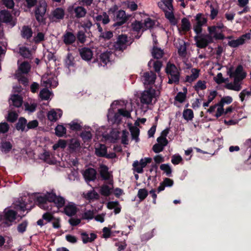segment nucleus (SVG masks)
<instances>
[{"instance_id":"35","label":"nucleus","mask_w":251,"mask_h":251,"mask_svg":"<svg viewBox=\"0 0 251 251\" xmlns=\"http://www.w3.org/2000/svg\"><path fill=\"white\" fill-rule=\"evenodd\" d=\"M112 189L107 185L103 184L100 188V193L102 196L108 197L112 194Z\"/></svg>"},{"instance_id":"49","label":"nucleus","mask_w":251,"mask_h":251,"mask_svg":"<svg viewBox=\"0 0 251 251\" xmlns=\"http://www.w3.org/2000/svg\"><path fill=\"white\" fill-rule=\"evenodd\" d=\"M67 125L69 126L70 129L73 131H80L82 128V126L75 121H73Z\"/></svg>"},{"instance_id":"26","label":"nucleus","mask_w":251,"mask_h":251,"mask_svg":"<svg viewBox=\"0 0 251 251\" xmlns=\"http://www.w3.org/2000/svg\"><path fill=\"white\" fill-rule=\"evenodd\" d=\"M27 124V120L24 117H20L18 122L15 125V128L17 130H21L23 132L25 131V126Z\"/></svg>"},{"instance_id":"8","label":"nucleus","mask_w":251,"mask_h":251,"mask_svg":"<svg viewBox=\"0 0 251 251\" xmlns=\"http://www.w3.org/2000/svg\"><path fill=\"white\" fill-rule=\"evenodd\" d=\"M195 20L196 21V24L193 26V29L195 32L199 35L201 33L202 27L206 24L207 19L202 13H199L196 15Z\"/></svg>"},{"instance_id":"7","label":"nucleus","mask_w":251,"mask_h":251,"mask_svg":"<svg viewBox=\"0 0 251 251\" xmlns=\"http://www.w3.org/2000/svg\"><path fill=\"white\" fill-rule=\"evenodd\" d=\"M128 38L126 35H119L116 41L114 43L113 47L116 50L123 51L126 49L128 45Z\"/></svg>"},{"instance_id":"12","label":"nucleus","mask_w":251,"mask_h":251,"mask_svg":"<svg viewBox=\"0 0 251 251\" xmlns=\"http://www.w3.org/2000/svg\"><path fill=\"white\" fill-rule=\"evenodd\" d=\"M227 74L230 78H232L233 76L240 77H241V76L245 75V78L247 76V73L245 71H244L243 67L241 64H239L237 66L234 71H233V66L228 68Z\"/></svg>"},{"instance_id":"50","label":"nucleus","mask_w":251,"mask_h":251,"mask_svg":"<svg viewBox=\"0 0 251 251\" xmlns=\"http://www.w3.org/2000/svg\"><path fill=\"white\" fill-rule=\"evenodd\" d=\"M131 28L133 31L139 32L143 28V24L140 21L135 20L131 25Z\"/></svg>"},{"instance_id":"53","label":"nucleus","mask_w":251,"mask_h":251,"mask_svg":"<svg viewBox=\"0 0 251 251\" xmlns=\"http://www.w3.org/2000/svg\"><path fill=\"white\" fill-rule=\"evenodd\" d=\"M80 137L84 141V142L90 140L92 138V135L90 131H82L80 134Z\"/></svg>"},{"instance_id":"5","label":"nucleus","mask_w":251,"mask_h":251,"mask_svg":"<svg viewBox=\"0 0 251 251\" xmlns=\"http://www.w3.org/2000/svg\"><path fill=\"white\" fill-rule=\"evenodd\" d=\"M130 16L126 15V12L122 9L118 11L114 15L113 20L115 23L113 25V27H119L123 25L129 20Z\"/></svg>"},{"instance_id":"54","label":"nucleus","mask_w":251,"mask_h":251,"mask_svg":"<svg viewBox=\"0 0 251 251\" xmlns=\"http://www.w3.org/2000/svg\"><path fill=\"white\" fill-rule=\"evenodd\" d=\"M160 169L163 171L168 176H171L172 170L168 164H163L160 166Z\"/></svg>"},{"instance_id":"9","label":"nucleus","mask_w":251,"mask_h":251,"mask_svg":"<svg viewBox=\"0 0 251 251\" xmlns=\"http://www.w3.org/2000/svg\"><path fill=\"white\" fill-rule=\"evenodd\" d=\"M47 7V4L45 1H40L36 6L34 13L36 19L38 22H43L45 20Z\"/></svg>"},{"instance_id":"37","label":"nucleus","mask_w":251,"mask_h":251,"mask_svg":"<svg viewBox=\"0 0 251 251\" xmlns=\"http://www.w3.org/2000/svg\"><path fill=\"white\" fill-rule=\"evenodd\" d=\"M55 135L59 137H63L66 134V128L62 125H58L55 128Z\"/></svg>"},{"instance_id":"22","label":"nucleus","mask_w":251,"mask_h":251,"mask_svg":"<svg viewBox=\"0 0 251 251\" xmlns=\"http://www.w3.org/2000/svg\"><path fill=\"white\" fill-rule=\"evenodd\" d=\"M100 174L102 180H108L110 179L111 175L108 172V167L105 165L100 166Z\"/></svg>"},{"instance_id":"52","label":"nucleus","mask_w":251,"mask_h":251,"mask_svg":"<svg viewBox=\"0 0 251 251\" xmlns=\"http://www.w3.org/2000/svg\"><path fill=\"white\" fill-rule=\"evenodd\" d=\"M65 202V199L62 197L56 196L55 201L53 203V205H56L58 208L62 207L64 206Z\"/></svg>"},{"instance_id":"44","label":"nucleus","mask_w":251,"mask_h":251,"mask_svg":"<svg viewBox=\"0 0 251 251\" xmlns=\"http://www.w3.org/2000/svg\"><path fill=\"white\" fill-rule=\"evenodd\" d=\"M50 95V91L46 88L42 89L39 93V97L42 100H48Z\"/></svg>"},{"instance_id":"28","label":"nucleus","mask_w":251,"mask_h":251,"mask_svg":"<svg viewBox=\"0 0 251 251\" xmlns=\"http://www.w3.org/2000/svg\"><path fill=\"white\" fill-rule=\"evenodd\" d=\"M191 28V25L189 20L186 18H183L181 20V28L178 27V30L180 31V29L187 32L189 31Z\"/></svg>"},{"instance_id":"64","label":"nucleus","mask_w":251,"mask_h":251,"mask_svg":"<svg viewBox=\"0 0 251 251\" xmlns=\"http://www.w3.org/2000/svg\"><path fill=\"white\" fill-rule=\"evenodd\" d=\"M34 41L36 44H38L45 40V34L43 32H38L34 38Z\"/></svg>"},{"instance_id":"27","label":"nucleus","mask_w":251,"mask_h":251,"mask_svg":"<svg viewBox=\"0 0 251 251\" xmlns=\"http://www.w3.org/2000/svg\"><path fill=\"white\" fill-rule=\"evenodd\" d=\"M17 202V206L18 209L24 212L25 210L29 211L32 208V206H30L29 208L28 207L27 202L25 201V199L24 200L23 198L19 199Z\"/></svg>"},{"instance_id":"55","label":"nucleus","mask_w":251,"mask_h":251,"mask_svg":"<svg viewBox=\"0 0 251 251\" xmlns=\"http://www.w3.org/2000/svg\"><path fill=\"white\" fill-rule=\"evenodd\" d=\"M65 64L68 68H69L74 65V58L72 53H68L67 57L65 59Z\"/></svg>"},{"instance_id":"45","label":"nucleus","mask_w":251,"mask_h":251,"mask_svg":"<svg viewBox=\"0 0 251 251\" xmlns=\"http://www.w3.org/2000/svg\"><path fill=\"white\" fill-rule=\"evenodd\" d=\"M0 147L2 151L6 153L9 152L12 149V145L10 142L8 141H4L1 142Z\"/></svg>"},{"instance_id":"11","label":"nucleus","mask_w":251,"mask_h":251,"mask_svg":"<svg viewBox=\"0 0 251 251\" xmlns=\"http://www.w3.org/2000/svg\"><path fill=\"white\" fill-rule=\"evenodd\" d=\"M0 20L2 23L9 24L11 27L16 24V21L13 20V17L10 13L6 10L0 11Z\"/></svg>"},{"instance_id":"30","label":"nucleus","mask_w":251,"mask_h":251,"mask_svg":"<svg viewBox=\"0 0 251 251\" xmlns=\"http://www.w3.org/2000/svg\"><path fill=\"white\" fill-rule=\"evenodd\" d=\"M93 25V24L92 22L90 20H88L86 21L83 22L81 24V26L84 29V31L88 35L89 37L93 36L92 32L90 30Z\"/></svg>"},{"instance_id":"31","label":"nucleus","mask_w":251,"mask_h":251,"mask_svg":"<svg viewBox=\"0 0 251 251\" xmlns=\"http://www.w3.org/2000/svg\"><path fill=\"white\" fill-rule=\"evenodd\" d=\"M200 70L197 69H192V74L190 75H187L185 77V81L191 83L196 80L199 76Z\"/></svg>"},{"instance_id":"3","label":"nucleus","mask_w":251,"mask_h":251,"mask_svg":"<svg viewBox=\"0 0 251 251\" xmlns=\"http://www.w3.org/2000/svg\"><path fill=\"white\" fill-rule=\"evenodd\" d=\"M165 72L168 75L169 80L168 83L169 84H179L180 72L174 64L168 62L165 68Z\"/></svg>"},{"instance_id":"42","label":"nucleus","mask_w":251,"mask_h":251,"mask_svg":"<svg viewBox=\"0 0 251 251\" xmlns=\"http://www.w3.org/2000/svg\"><path fill=\"white\" fill-rule=\"evenodd\" d=\"M183 117L187 121H191L194 118V113L191 109H185L183 112Z\"/></svg>"},{"instance_id":"17","label":"nucleus","mask_w":251,"mask_h":251,"mask_svg":"<svg viewBox=\"0 0 251 251\" xmlns=\"http://www.w3.org/2000/svg\"><path fill=\"white\" fill-rule=\"evenodd\" d=\"M96 170L92 168H89L85 171L83 176L86 181H91L96 179Z\"/></svg>"},{"instance_id":"2","label":"nucleus","mask_w":251,"mask_h":251,"mask_svg":"<svg viewBox=\"0 0 251 251\" xmlns=\"http://www.w3.org/2000/svg\"><path fill=\"white\" fill-rule=\"evenodd\" d=\"M107 116L109 122L112 124H119L121 122L122 117L130 118L131 114L129 111L125 109H119L116 113L114 112L113 109H109Z\"/></svg>"},{"instance_id":"21","label":"nucleus","mask_w":251,"mask_h":251,"mask_svg":"<svg viewBox=\"0 0 251 251\" xmlns=\"http://www.w3.org/2000/svg\"><path fill=\"white\" fill-rule=\"evenodd\" d=\"M194 40L196 41V46L199 48L204 49L208 46L204 36L202 34L195 36Z\"/></svg>"},{"instance_id":"46","label":"nucleus","mask_w":251,"mask_h":251,"mask_svg":"<svg viewBox=\"0 0 251 251\" xmlns=\"http://www.w3.org/2000/svg\"><path fill=\"white\" fill-rule=\"evenodd\" d=\"M149 192L145 188L139 189L137 193V197L139 199L140 201H143L148 196Z\"/></svg>"},{"instance_id":"19","label":"nucleus","mask_w":251,"mask_h":251,"mask_svg":"<svg viewBox=\"0 0 251 251\" xmlns=\"http://www.w3.org/2000/svg\"><path fill=\"white\" fill-rule=\"evenodd\" d=\"M81 240L83 244H87L93 242L97 237V234L94 233L90 234V237L89 236L88 233L86 231L80 232Z\"/></svg>"},{"instance_id":"58","label":"nucleus","mask_w":251,"mask_h":251,"mask_svg":"<svg viewBox=\"0 0 251 251\" xmlns=\"http://www.w3.org/2000/svg\"><path fill=\"white\" fill-rule=\"evenodd\" d=\"M28 225V222L26 220L23 221L19 224L17 226V230L19 233H23L26 230Z\"/></svg>"},{"instance_id":"62","label":"nucleus","mask_w":251,"mask_h":251,"mask_svg":"<svg viewBox=\"0 0 251 251\" xmlns=\"http://www.w3.org/2000/svg\"><path fill=\"white\" fill-rule=\"evenodd\" d=\"M10 128L9 125L6 122L0 123V134L7 133Z\"/></svg>"},{"instance_id":"36","label":"nucleus","mask_w":251,"mask_h":251,"mask_svg":"<svg viewBox=\"0 0 251 251\" xmlns=\"http://www.w3.org/2000/svg\"><path fill=\"white\" fill-rule=\"evenodd\" d=\"M152 56L154 58L160 59L164 54L163 50L155 46H153L151 51Z\"/></svg>"},{"instance_id":"25","label":"nucleus","mask_w":251,"mask_h":251,"mask_svg":"<svg viewBox=\"0 0 251 251\" xmlns=\"http://www.w3.org/2000/svg\"><path fill=\"white\" fill-rule=\"evenodd\" d=\"M10 100L12 101V105L16 107H20L23 102V98L18 94L13 95Z\"/></svg>"},{"instance_id":"18","label":"nucleus","mask_w":251,"mask_h":251,"mask_svg":"<svg viewBox=\"0 0 251 251\" xmlns=\"http://www.w3.org/2000/svg\"><path fill=\"white\" fill-rule=\"evenodd\" d=\"M69 148L71 153L78 151L80 150V142L76 139H71L69 143Z\"/></svg>"},{"instance_id":"13","label":"nucleus","mask_w":251,"mask_h":251,"mask_svg":"<svg viewBox=\"0 0 251 251\" xmlns=\"http://www.w3.org/2000/svg\"><path fill=\"white\" fill-rule=\"evenodd\" d=\"M152 159L150 157L141 159L140 161H135L133 163V167L135 168L138 173H142L143 172V168L146 166L148 163L151 162Z\"/></svg>"},{"instance_id":"61","label":"nucleus","mask_w":251,"mask_h":251,"mask_svg":"<svg viewBox=\"0 0 251 251\" xmlns=\"http://www.w3.org/2000/svg\"><path fill=\"white\" fill-rule=\"evenodd\" d=\"M100 61L104 64L106 65L109 60V54L107 52H104L100 55Z\"/></svg>"},{"instance_id":"40","label":"nucleus","mask_w":251,"mask_h":251,"mask_svg":"<svg viewBox=\"0 0 251 251\" xmlns=\"http://www.w3.org/2000/svg\"><path fill=\"white\" fill-rule=\"evenodd\" d=\"M113 36V33L112 31H102V32L100 33V34L99 36V40L103 39L104 41H106L107 40H110Z\"/></svg>"},{"instance_id":"16","label":"nucleus","mask_w":251,"mask_h":251,"mask_svg":"<svg viewBox=\"0 0 251 251\" xmlns=\"http://www.w3.org/2000/svg\"><path fill=\"white\" fill-rule=\"evenodd\" d=\"M64 213L70 217L74 216L77 212V208L73 202H69L64 208Z\"/></svg>"},{"instance_id":"57","label":"nucleus","mask_w":251,"mask_h":251,"mask_svg":"<svg viewBox=\"0 0 251 251\" xmlns=\"http://www.w3.org/2000/svg\"><path fill=\"white\" fill-rule=\"evenodd\" d=\"M129 132L126 129H124L122 131V135L121 137V143L123 145H126L128 144V136Z\"/></svg>"},{"instance_id":"34","label":"nucleus","mask_w":251,"mask_h":251,"mask_svg":"<svg viewBox=\"0 0 251 251\" xmlns=\"http://www.w3.org/2000/svg\"><path fill=\"white\" fill-rule=\"evenodd\" d=\"M30 65L27 61H24L19 67V71L21 74H26L30 71Z\"/></svg>"},{"instance_id":"20","label":"nucleus","mask_w":251,"mask_h":251,"mask_svg":"<svg viewBox=\"0 0 251 251\" xmlns=\"http://www.w3.org/2000/svg\"><path fill=\"white\" fill-rule=\"evenodd\" d=\"M76 40L75 35L71 32L66 31L63 36V40L66 45H70L73 44Z\"/></svg>"},{"instance_id":"56","label":"nucleus","mask_w":251,"mask_h":251,"mask_svg":"<svg viewBox=\"0 0 251 251\" xmlns=\"http://www.w3.org/2000/svg\"><path fill=\"white\" fill-rule=\"evenodd\" d=\"M85 32L82 30H79L77 32L76 38L80 43L83 44L86 42V36L85 34Z\"/></svg>"},{"instance_id":"32","label":"nucleus","mask_w":251,"mask_h":251,"mask_svg":"<svg viewBox=\"0 0 251 251\" xmlns=\"http://www.w3.org/2000/svg\"><path fill=\"white\" fill-rule=\"evenodd\" d=\"M59 113H57L54 110H50L48 114V119L51 122H55L58 118H61L62 115V111L59 110Z\"/></svg>"},{"instance_id":"51","label":"nucleus","mask_w":251,"mask_h":251,"mask_svg":"<svg viewBox=\"0 0 251 251\" xmlns=\"http://www.w3.org/2000/svg\"><path fill=\"white\" fill-rule=\"evenodd\" d=\"M195 90L198 93L200 90H204L206 88V82L204 81L199 80L194 87Z\"/></svg>"},{"instance_id":"39","label":"nucleus","mask_w":251,"mask_h":251,"mask_svg":"<svg viewBox=\"0 0 251 251\" xmlns=\"http://www.w3.org/2000/svg\"><path fill=\"white\" fill-rule=\"evenodd\" d=\"M245 43V40L242 38H238L236 40H232L228 41V45L231 48H237L240 45H242Z\"/></svg>"},{"instance_id":"60","label":"nucleus","mask_w":251,"mask_h":251,"mask_svg":"<svg viewBox=\"0 0 251 251\" xmlns=\"http://www.w3.org/2000/svg\"><path fill=\"white\" fill-rule=\"evenodd\" d=\"M186 98V95L181 92H178L175 98V100L179 103L183 102Z\"/></svg>"},{"instance_id":"4","label":"nucleus","mask_w":251,"mask_h":251,"mask_svg":"<svg viewBox=\"0 0 251 251\" xmlns=\"http://www.w3.org/2000/svg\"><path fill=\"white\" fill-rule=\"evenodd\" d=\"M18 216L17 211L11 209H5L1 213V220L7 226L12 225V223L15 222ZM20 216L18 215V217Z\"/></svg>"},{"instance_id":"48","label":"nucleus","mask_w":251,"mask_h":251,"mask_svg":"<svg viewBox=\"0 0 251 251\" xmlns=\"http://www.w3.org/2000/svg\"><path fill=\"white\" fill-rule=\"evenodd\" d=\"M224 27V25L222 23H217L216 25L208 26V31L210 34H213L217 31V29H221Z\"/></svg>"},{"instance_id":"29","label":"nucleus","mask_w":251,"mask_h":251,"mask_svg":"<svg viewBox=\"0 0 251 251\" xmlns=\"http://www.w3.org/2000/svg\"><path fill=\"white\" fill-rule=\"evenodd\" d=\"M165 18L169 20L171 25H173V26L177 25V20L175 17V15L174 14L173 11H165Z\"/></svg>"},{"instance_id":"38","label":"nucleus","mask_w":251,"mask_h":251,"mask_svg":"<svg viewBox=\"0 0 251 251\" xmlns=\"http://www.w3.org/2000/svg\"><path fill=\"white\" fill-rule=\"evenodd\" d=\"M85 198L89 201H93L94 200H99L100 196L98 193L94 190L88 192L85 195Z\"/></svg>"},{"instance_id":"6","label":"nucleus","mask_w":251,"mask_h":251,"mask_svg":"<svg viewBox=\"0 0 251 251\" xmlns=\"http://www.w3.org/2000/svg\"><path fill=\"white\" fill-rule=\"evenodd\" d=\"M67 11L72 18H76L80 19L85 16L87 13L86 9L81 6L75 7L74 6H70L67 8Z\"/></svg>"},{"instance_id":"1","label":"nucleus","mask_w":251,"mask_h":251,"mask_svg":"<svg viewBox=\"0 0 251 251\" xmlns=\"http://www.w3.org/2000/svg\"><path fill=\"white\" fill-rule=\"evenodd\" d=\"M56 195L55 193H48L46 195L37 198L39 206L46 210H52L53 203L55 201Z\"/></svg>"},{"instance_id":"24","label":"nucleus","mask_w":251,"mask_h":251,"mask_svg":"<svg viewBox=\"0 0 251 251\" xmlns=\"http://www.w3.org/2000/svg\"><path fill=\"white\" fill-rule=\"evenodd\" d=\"M129 129L131 133L132 139L138 142L139 141V129L137 126H132L131 124H130L129 125Z\"/></svg>"},{"instance_id":"33","label":"nucleus","mask_w":251,"mask_h":251,"mask_svg":"<svg viewBox=\"0 0 251 251\" xmlns=\"http://www.w3.org/2000/svg\"><path fill=\"white\" fill-rule=\"evenodd\" d=\"M107 152V147L104 144H100V147L95 150V154L98 157H104Z\"/></svg>"},{"instance_id":"43","label":"nucleus","mask_w":251,"mask_h":251,"mask_svg":"<svg viewBox=\"0 0 251 251\" xmlns=\"http://www.w3.org/2000/svg\"><path fill=\"white\" fill-rule=\"evenodd\" d=\"M67 145V141L64 139H59L56 143L54 144L52 146L53 150H56L59 148L64 149Z\"/></svg>"},{"instance_id":"47","label":"nucleus","mask_w":251,"mask_h":251,"mask_svg":"<svg viewBox=\"0 0 251 251\" xmlns=\"http://www.w3.org/2000/svg\"><path fill=\"white\" fill-rule=\"evenodd\" d=\"M18 118V114L15 111L9 112L6 117V120L10 122L13 123L15 122Z\"/></svg>"},{"instance_id":"41","label":"nucleus","mask_w":251,"mask_h":251,"mask_svg":"<svg viewBox=\"0 0 251 251\" xmlns=\"http://www.w3.org/2000/svg\"><path fill=\"white\" fill-rule=\"evenodd\" d=\"M53 16L58 20L63 19L64 17V11L61 8H56L53 12Z\"/></svg>"},{"instance_id":"59","label":"nucleus","mask_w":251,"mask_h":251,"mask_svg":"<svg viewBox=\"0 0 251 251\" xmlns=\"http://www.w3.org/2000/svg\"><path fill=\"white\" fill-rule=\"evenodd\" d=\"M241 77H235V76H233V77L234 78V81H233V84L235 85V86H237V87H238L239 88V91H240L242 89V86H241V83L240 82L244 79H245V75H243L242 76H241Z\"/></svg>"},{"instance_id":"10","label":"nucleus","mask_w":251,"mask_h":251,"mask_svg":"<svg viewBox=\"0 0 251 251\" xmlns=\"http://www.w3.org/2000/svg\"><path fill=\"white\" fill-rule=\"evenodd\" d=\"M156 90L151 87L142 93L140 100L143 104H150L151 103L153 98H156Z\"/></svg>"},{"instance_id":"14","label":"nucleus","mask_w":251,"mask_h":251,"mask_svg":"<svg viewBox=\"0 0 251 251\" xmlns=\"http://www.w3.org/2000/svg\"><path fill=\"white\" fill-rule=\"evenodd\" d=\"M143 77L145 85H152L155 82L156 75L152 71L144 73Z\"/></svg>"},{"instance_id":"23","label":"nucleus","mask_w":251,"mask_h":251,"mask_svg":"<svg viewBox=\"0 0 251 251\" xmlns=\"http://www.w3.org/2000/svg\"><path fill=\"white\" fill-rule=\"evenodd\" d=\"M33 31L28 25H24L21 30V36L24 39H29L32 36Z\"/></svg>"},{"instance_id":"15","label":"nucleus","mask_w":251,"mask_h":251,"mask_svg":"<svg viewBox=\"0 0 251 251\" xmlns=\"http://www.w3.org/2000/svg\"><path fill=\"white\" fill-rule=\"evenodd\" d=\"M79 54L82 59L85 61L91 60L93 53L91 49L87 47H83L79 50Z\"/></svg>"},{"instance_id":"63","label":"nucleus","mask_w":251,"mask_h":251,"mask_svg":"<svg viewBox=\"0 0 251 251\" xmlns=\"http://www.w3.org/2000/svg\"><path fill=\"white\" fill-rule=\"evenodd\" d=\"M38 122L36 120L29 121L26 124L27 129L25 130V131H27L28 130L30 129H34L38 126Z\"/></svg>"}]
</instances>
